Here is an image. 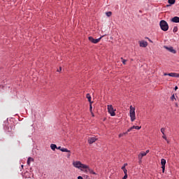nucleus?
<instances>
[{"label": "nucleus", "instance_id": "f257e3e1", "mask_svg": "<svg viewBox=\"0 0 179 179\" xmlns=\"http://www.w3.org/2000/svg\"><path fill=\"white\" fill-rule=\"evenodd\" d=\"M73 166L76 169H79L81 171H85V169H87V165L82 164L80 161L73 162Z\"/></svg>", "mask_w": 179, "mask_h": 179}, {"label": "nucleus", "instance_id": "f03ea898", "mask_svg": "<svg viewBox=\"0 0 179 179\" xmlns=\"http://www.w3.org/2000/svg\"><path fill=\"white\" fill-rule=\"evenodd\" d=\"M129 115L131 122H134L136 120V117L135 116V108L132 106H130Z\"/></svg>", "mask_w": 179, "mask_h": 179}, {"label": "nucleus", "instance_id": "7ed1b4c3", "mask_svg": "<svg viewBox=\"0 0 179 179\" xmlns=\"http://www.w3.org/2000/svg\"><path fill=\"white\" fill-rule=\"evenodd\" d=\"M160 27L163 31H167L169 30V24L164 20H161L159 22Z\"/></svg>", "mask_w": 179, "mask_h": 179}, {"label": "nucleus", "instance_id": "20e7f679", "mask_svg": "<svg viewBox=\"0 0 179 179\" xmlns=\"http://www.w3.org/2000/svg\"><path fill=\"white\" fill-rule=\"evenodd\" d=\"M108 111L111 117H115V109L113 107V105H108Z\"/></svg>", "mask_w": 179, "mask_h": 179}, {"label": "nucleus", "instance_id": "39448f33", "mask_svg": "<svg viewBox=\"0 0 179 179\" xmlns=\"http://www.w3.org/2000/svg\"><path fill=\"white\" fill-rule=\"evenodd\" d=\"M164 48L165 50H167V51H169V52H171L172 54H177V50H174V48L172 46H164Z\"/></svg>", "mask_w": 179, "mask_h": 179}, {"label": "nucleus", "instance_id": "423d86ee", "mask_svg": "<svg viewBox=\"0 0 179 179\" xmlns=\"http://www.w3.org/2000/svg\"><path fill=\"white\" fill-rule=\"evenodd\" d=\"M164 76H171L172 78H179V73H164Z\"/></svg>", "mask_w": 179, "mask_h": 179}, {"label": "nucleus", "instance_id": "0eeeda50", "mask_svg": "<svg viewBox=\"0 0 179 179\" xmlns=\"http://www.w3.org/2000/svg\"><path fill=\"white\" fill-rule=\"evenodd\" d=\"M88 38L91 41V43H93L94 44H97V43H99L100 40H101V37L97 39H94L93 37L90 36Z\"/></svg>", "mask_w": 179, "mask_h": 179}, {"label": "nucleus", "instance_id": "6e6552de", "mask_svg": "<svg viewBox=\"0 0 179 179\" xmlns=\"http://www.w3.org/2000/svg\"><path fill=\"white\" fill-rule=\"evenodd\" d=\"M84 172L86 173H90V174H94V176L96 174V172H94L92 169L89 167V166H87V168L84 169Z\"/></svg>", "mask_w": 179, "mask_h": 179}, {"label": "nucleus", "instance_id": "1a4fd4ad", "mask_svg": "<svg viewBox=\"0 0 179 179\" xmlns=\"http://www.w3.org/2000/svg\"><path fill=\"white\" fill-rule=\"evenodd\" d=\"M161 164H162V173H164V170H166V159H162Z\"/></svg>", "mask_w": 179, "mask_h": 179}, {"label": "nucleus", "instance_id": "9d476101", "mask_svg": "<svg viewBox=\"0 0 179 179\" xmlns=\"http://www.w3.org/2000/svg\"><path fill=\"white\" fill-rule=\"evenodd\" d=\"M144 156H146V153H145V152H141L138 155V160H139V163H142V159L143 158Z\"/></svg>", "mask_w": 179, "mask_h": 179}, {"label": "nucleus", "instance_id": "9b49d317", "mask_svg": "<svg viewBox=\"0 0 179 179\" xmlns=\"http://www.w3.org/2000/svg\"><path fill=\"white\" fill-rule=\"evenodd\" d=\"M142 128V127H139V126H133L131 127H130L129 129H128L127 132H131V131H132L133 129H141Z\"/></svg>", "mask_w": 179, "mask_h": 179}, {"label": "nucleus", "instance_id": "f8f14e48", "mask_svg": "<svg viewBox=\"0 0 179 179\" xmlns=\"http://www.w3.org/2000/svg\"><path fill=\"white\" fill-rule=\"evenodd\" d=\"M97 141V138H96V137H90L88 139V143H90V145H92V143H94V142H96Z\"/></svg>", "mask_w": 179, "mask_h": 179}, {"label": "nucleus", "instance_id": "ddd939ff", "mask_svg": "<svg viewBox=\"0 0 179 179\" xmlns=\"http://www.w3.org/2000/svg\"><path fill=\"white\" fill-rule=\"evenodd\" d=\"M171 22H173V23H179V17L178 16L173 17L171 19Z\"/></svg>", "mask_w": 179, "mask_h": 179}, {"label": "nucleus", "instance_id": "4468645a", "mask_svg": "<svg viewBox=\"0 0 179 179\" xmlns=\"http://www.w3.org/2000/svg\"><path fill=\"white\" fill-rule=\"evenodd\" d=\"M140 47H143V48L148 47V42L144 41L140 42Z\"/></svg>", "mask_w": 179, "mask_h": 179}, {"label": "nucleus", "instance_id": "2eb2a0df", "mask_svg": "<svg viewBox=\"0 0 179 179\" xmlns=\"http://www.w3.org/2000/svg\"><path fill=\"white\" fill-rule=\"evenodd\" d=\"M31 162H34V159L31 158V157H29L27 159V164L28 166H30V163H31Z\"/></svg>", "mask_w": 179, "mask_h": 179}, {"label": "nucleus", "instance_id": "dca6fc26", "mask_svg": "<svg viewBox=\"0 0 179 179\" xmlns=\"http://www.w3.org/2000/svg\"><path fill=\"white\" fill-rule=\"evenodd\" d=\"M86 97L88 99V101L90 103V104H92V96H90V94H87Z\"/></svg>", "mask_w": 179, "mask_h": 179}, {"label": "nucleus", "instance_id": "f3484780", "mask_svg": "<svg viewBox=\"0 0 179 179\" xmlns=\"http://www.w3.org/2000/svg\"><path fill=\"white\" fill-rule=\"evenodd\" d=\"M50 148H51L52 150H55V149H57V145L51 144Z\"/></svg>", "mask_w": 179, "mask_h": 179}, {"label": "nucleus", "instance_id": "a211bd4d", "mask_svg": "<svg viewBox=\"0 0 179 179\" xmlns=\"http://www.w3.org/2000/svg\"><path fill=\"white\" fill-rule=\"evenodd\" d=\"M62 152H66L67 153H71V150H69L68 149L65 148H62Z\"/></svg>", "mask_w": 179, "mask_h": 179}, {"label": "nucleus", "instance_id": "6ab92c4d", "mask_svg": "<svg viewBox=\"0 0 179 179\" xmlns=\"http://www.w3.org/2000/svg\"><path fill=\"white\" fill-rule=\"evenodd\" d=\"M168 2L170 5H174L176 3V0H168Z\"/></svg>", "mask_w": 179, "mask_h": 179}, {"label": "nucleus", "instance_id": "aec40b11", "mask_svg": "<svg viewBox=\"0 0 179 179\" xmlns=\"http://www.w3.org/2000/svg\"><path fill=\"white\" fill-rule=\"evenodd\" d=\"M106 15L108 16V17H110V16L113 15V13L111 11H108L106 13Z\"/></svg>", "mask_w": 179, "mask_h": 179}, {"label": "nucleus", "instance_id": "412c9836", "mask_svg": "<svg viewBox=\"0 0 179 179\" xmlns=\"http://www.w3.org/2000/svg\"><path fill=\"white\" fill-rule=\"evenodd\" d=\"M173 31V33H177V31H178V27H174Z\"/></svg>", "mask_w": 179, "mask_h": 179}, {"label": "nucleus", "instance_id": "4be33fe9", "mask_svg": "<svg viewBox=\"0 0 179 179\" xmlns=\"http://www.w3.org/2000/svg\"><path fill=\"white\" fill-rule=\"evenodd\" d=\"M120 59L122 61V64L124 65L127 64V59H124L123 57H121Z\"/></svg>", "mask_w": 179, "mask_h": 179}, {"label": "nucleus", "instance_id": "5701e85b", "mask_svg": "<svg viewBox=\"0 0 179 179\" xmlns=\"http://www.w3.org/2000/svg\"><path fill=\"white\" fill-rule=\"evenodd\" d=\"M92 108H93V107L92 106V103H90V110L91 113L92 114V115L94 117V115H93V112H92Z\"/></svg>", "mask_w": 179, "mask_h": 179}, {"label": "nucleus", "instance_id": "b1692460", "mask_svg": "<svg viewBox=\"0 0 179 179\" xmlns=\"http://www.w3.org/2000/svg\"><path fill=\"white\" fill-rule=\"evenodd\" d=\"M171 100H172V101H174V100H176V96H174V94H173V95L171 96Z\"/></svg>", "mask_w": 179, "mask_h": 179}, {"label": "nucleus", "instance_id": "393cba45", "mask_svg": "<svg viewBox=\"0 0 179 179\" xmlns=\"http://www.w3.org/2000/svg\"><path fill=\"white\" fill-rule=\"evenodd\" d=\"M164 131H166V129H165L164 128H162V129H161V132H162V134L163 135L165 134H164Z\"/></svg>", "mask_w": 179, "mask_h": 179}, {"label": "nucleus", "instance_id": "a878e982", "mask_svg": "<svg viewBox=\"0 0 179 179\" xmlns=\"http://www.w3.org/2000/svg\"><path fill=\"white\" fill-rule=\"evenodd\" d=\"M128 178V174H124V176L122 178V179H127Z\"/></svg>", "mask_w": 179, "mask_h": 179}, {"label": "nucleus", "instance_id": "bb28decb", "mask_svg": "<svg viewBox=\"0 0 179 179\" xmlns=\"http://www.w3.org/2000/svg\"><path fill=\"white\" fill-rule=\"evenodd\" d=\"M162 138L163 139H165V141H167V137H166V134L163 135Z\"/></svg>", "mask_w": 179, "mask_h": 179}, {"label": "nucleus", "instance_id": "cd10ccee", "mask_svg": "<svg viewBox=\"0 0 179 179\" xmlns=\"http://www.w3.org/2000/svg\"><path fill=\"white\" fill-rule=\"evenodd\" d=\"M123 171H124V175L128 174V173H127L128 171H127V169H124Z\"/></svg>", "mask_w": 179, "mask_h": 179}, {"label": "nucleus", "instance_id": "c85d7f7f", "mask_svg": "<svg viewBox=\"0 0 179 179\" xmlns=\"http://www.w3.org/2000/svg\"><path fill=\"white\" fill-rule=\"evenodd\" d=\"M124 136V133L119 134V138H122Z\"/></svg>", "mask_w": 179, "mask_h": 179}, {"label": "nucleus", "instance_id": "c756f323", "mask_svg": "<svg viewBox=\"0 0 179 179\" xmlns=\"http://www.w3.org/2000/svg\"><path fill=\"white\" fill-rule=\"evenodd\" d=\"M57 149L62 151V148L61 146H59V147L57 148Z\"/></svg>", "mask_w": 179, "mask_h": 179}, {"label": "nucleus", "instance_id": "7c9ffc66", "mask_svg": "<svg viewBox=\"0 0 179 179\" xmlns=\"http://www.w3.org/2000/svg\"><path fill=\"white\" fill-rule=\"evenodd\" d=\"M62 71V68H59V70H57V72H59V71Z\"/></svg>", "mask_w": 179, "mask_h": 179}, {"label": "nucleus", "instance_id": "2f4dec72", "mask_svg": "<svg viewBox=\"0 0 179 179\" xmlns=\"http://www.w3.org/2000/svg\"><path fill=\"white\" fill-rule=\"evenodd\" d=\"M145 155H146L148 153H149V150H147L146 152H145Z\"/></svg>", "mask_w": 179, "mask_h": 179}, {"label": "nucleus", "instance_id": "473e14b6", "mask_svg": "<svg viewBox=\"0 0 179 179\" xmlns=\"http://www.w3.org/2000/svg\"><path fill=\"white\" fill-rule=\"evenodd\" d=\"M122 170H127V169H125V166H123L122 167Z\"/></svg>", "mask_w": 179, "mask_h": 179}, {"label": "nucleus", "instance_id": "72a5a7b5", "mask_svg": "<svg viewBox=\"0 0 179 179\" xmlns=\"http://www.w3.org/2000/svg\"><path fill=\"white\" fill-rule=\"evenodd\" d=\"M127 166H128V164L125 163V164H124V167H127Z\"/></svg>", "mask_w": 179, "mask_h": 179}, {"label": "nucleus", "instance_id": "f704fd0d", "mask_svg": "<svg viewBox=\"0 0 179 179\" xmlns=\"http://www.w3.org/2000/svg\"><path fill=\"white\" fill-rule=\"evenodd\" d=\"M71 157V152H69L68 157Z\"/></svg>", "mask_w": 179, "mask_h": 179}, {"label": "nucleus", "instance_id": "c9c22d12", "mask_svg": "<svg viewBox=\"0 0 179 179\" xmlns=\"http://www.w3.org/2000/svg\"><path fill=\"white\" fill-rule=\"evenodd\" d=\"M178 89V87L176 86L175 87V90H177Z\"/></svg>", "mask_w": 179, "mask_h": 179}, {"label": "nucleus", "instance_id": "e433bc0d", "mask_svg": "<svg viewBox=\"0 0 179 179\" xmlns=\"http://www.w3.org/2000/svg\"><path fill=\"white\" fill-rule=\"evenodd\" d=\"M128 132H129V131H127V132L123 133V134H124V135H127V134H128Z\"/></svg>", "mask_w": 179, "mask_h": 179}, {"label": "nucleus", "instance_id": "4c0bfd02", "mask_svg": "<svg viewBox=\"0 0 179 179\" xmlns=\"http://www.w3.org/2000/svg\"><path fill=\"white\" fill-rule=\"evenodd\" d=\"M22 167H23V165H22Z\"/></svg>", "mask_w": 179, "mask_h": 179}]
</instances>
